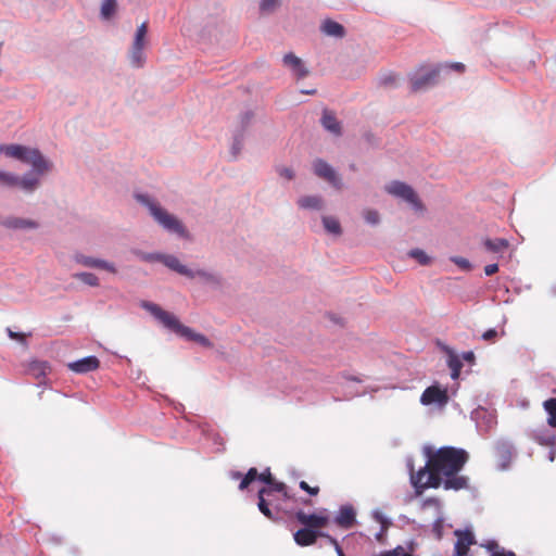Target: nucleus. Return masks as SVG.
<instances>
[{
	"label": "nucleus",
	"instance_id": "nucleus-21",
	"mask_svg": "<svg viewBox=\"0 0 556 556\" xmlns=\"http://www.w3.org/2000/svg\"><path fill=\"white\" fill-rule=\"evenodd\" d=\"M321 31L331 37L342 38L345 36L344 27L336 21L325 20L320 26Z\"/></svg>",
	"mask_w": 556,
	"mask_h": 556
},
{
	"label": "nucleus",
	"instance_id": "nucleus-27",
	"mask_svg": "<svg viewBox=\"0 0 556 556\" xmlns=\"http://www.w3.org/2000/svg\"><path fill=\"white\" fill-rule=\"evenodd\" d=\"M535 442L541 445L554 447L556 445V437L549 431H538L533 434Z\"/></svg>",
	"mask_w": 556,
	"mask_h": 556
},
{
	"label": "nucleus",
	"instance_id": "nucleus-55",
	"mask_svg": "<svg viewBox=\"0 0 556 556\" xmlns=\"http://www.w3.org/2000/svg\"><path fill=\"white\" fill-rule=\"evenodd\" d=\"M302 503L305 505H311L312 502H311V500H303Z\"/></svg>",
	"mask_w": 556,
	"mask_h": 556
},
{
	"label": "nucleus",
	"instance_id": "nucleus-1",
	"mask_svg": "<svg viewBox=\"0 0 556 556\" xmlns=\"http://www.w3.org/2000/svg\"><path fill=\"white\" fill-rule=\"evenodd\" d=\"M469 459V454L454 446H443L428 455L425 467L418 471L412 469L410 482L420 495L426 489H438L441 485L445 490L459 491L468 488L469 479L458 475Z\"/></svg>",
	"mask_w": 556,
	"mask_h": 556
},
{
	"label": "nucleus",
	"instance_id": "nucleus-26",
	"mask_svg": "<svg viewBox=\"0 0 556 556\" xmlns=\"http://www.w3.org/2000/svg\"><path fill=\"white\" fill-rule=\"evenodd\" d=\"M147 34H148V23L143 22L140 26H138V28L136 30L132 47L144 49V47L147 45V40H146Z\"/></svg>",
	"mask_w": 556,
	"mask_h": 556
},
{
	"label": "nucleus",
	"instance_id": "nucleus-40",
	"mask_svg": "<svg viewBox=\"0 0 556 556\" xmlns=\"http://www.w3.org/2000/svg\"><path fill=\"white\" fill-rule=\"evenodd\" d=\"M299 486L312 496H316L319 493V486H311L306 481H300Z\"/></svg>",
	"mask_w": 556,
	"mask_h": 556
},
{
	"label": "nucleus",
	"instance_id": "nucleus-7",
	"mask_svg": "<svg viewBox=\"0 0 556 556\" xmlns=\"http://www.w3.org/2000/svg\"><path fill=\"white\" fill-rule=\"evenodd\" d=\"M294 517L299 523L315 531H320L329 523V516L326 509L314 514H306L304 510L300 509L294 514Z\"/></svg>",
	"mask_w": 556,
	"mask_h": 556
},
{
	"label": "nucleus",
	"instance_id": "nucleus-24",
	"mask_svg": "<svg viewBox=\"0 0 556 556\" xmlns=\"http://www.w3.org/2000/svg\"><path fill=\"white\" fill-rule=\"evenodd\" d=\"M321 124L327 130L336 135L341 134V125L331 112L324 111Z\"/></svg>",
	"mask_w": 556,
	"mask_h": 556
},
{
	"label": "nucleus",
	"instance_id": "nucleus-6",
	"mask_svg": "<svg viewBox=\"0 0 556 556\" xmlns=\"http://www.w3.org/2000/svg\"><path fill=\"white\" fill-rule=\"evenodd\" d=\"M441 73V66L432 68L421 67L410 77V89L413 92L424 90L437 84Z\"/></svg>",
	"mask_w": 556,
	"mask_h": 556
},
{
	"label": "nucleus",
	"instance_id": "nucleus-45",
	"mask_svg": "<svg viewBox=\"0 0 556 556\" xmlns=\"http://www.w3.org/2000/svg\"><path fill=\"white\" fill-rule=\"evenodd\" d=\"M326 539L330 542V544L334 546L338 556H345L341 546L339 545L338 541L334 538H332L331 535H326Z\"/></svg>",
	"mask_w": 556,
	"mask_h": 556
},
{
	"label": "nucleus",
	"instance_id": "nucleus-47",
	"mask_svg": "<svg viewBox=\"0 0 556 556\" xmlns=\"http://www.w3.org/2000/svg\"><path fill=\"white\" fill-rule=\"evenodd\" d=\"M498 271L497 264H489L484 267V273L486 276H492Z\"/></svg>",
	"mask_w": 556,
	"mask_h": 556
},
{
	"label": "nucleus",
	"instance_id": "nucleus-56",
	"mask_svg": "<svg viewBox=\"0 0 556 556\" xmlns=\"http://www.w3.org/2000/svg\"><path fill=\"white\" fill-rule=\"evenodd\" d=\"M549 459L554 460V452H552Z\"/></svg>",
	"mask_w": 556,
	"mask_h": 556
},
{
	"label": "nucleus",
	"instance_id": "nucleus-20",
	"mask_svg": "<svg viewBox=\"0 0 556 556\" xmlns=\"http://www.w3.org/2000/svg\"><path fill=\"white\" fill-rule=\"evenodd\" d=\"M269 496H271V489L262 488L257 493V497H258L257 506H258L260 511L265 517H267L270 520H276L271 509L269 508V503L266 500V497H269Z\"/></svg>",
	"mask_w": 556,
	"mask_h": 556
},
{
	"label": "nucleus",
	"instance_id": "nucleus-33",
	"mask_svg": "<svg viewBox=\"0 0 556 556\" xmlns=\"http://www.w3.org/2000/svg\"><path fill=\"white\" fill-rule=\"evenodd\" d=\"M20 178L13 174L0 172V185L5 187H17Z\"/></svg>",
	"mask_w": 556,
	"mask_h": 556
},
{
	"label": "nucleus",
	"instance_id": "nucleus-52",
	"mask_svg": "<svg viewBox=\"0 0 556 556\" xmlns=\"http://www.w3.org/2000/svg\"><path fill=\"white\" fill-rule=\"evenodd\" d=\"M459 367H460V365L457 364V366L453 368L452 378L455 379V378L458 377V375H459Z\"/></svg>",
	"mask_w": 556,
	"mask_h": 556
},
{
	"label": "nucleus",
	"instance_id": "nucleus-3",
	"mask_svg": "<svg viewBox=\"0 0 556 556\" xmlns=\"http://www.w3.org/2000/svg\"><path fill=\"white\" fill-rule=\"evenodd\" d=\"M0 152L8 157L30 164L34 170L39 175L49 172L52 166L37 149L27 148L21 144H5L0 147Z\"/></svg>",
	"mask_w": 556,
	"mask_h": 556
},
{
	"label": "nucleus",
	"instance_id": "nucleus-22",
	"mask_svg": "<svg viewBox=\"0 0 556 556\" xmlns=\"http://www.w3.org/2000/svg\"><path fill=\"white\" fill-rule=\"evenodd\" d=\"M495 452L498 458L502 460V467L505 468L513 456V445L508 442H498L495 446Z\"/></svg>",
	"mask_w": 556,
	"mask_h": 556
},
{
	"label": "nucleus",
	"instance_id": "nucleus-2",
	"mask_svg": "<svg viewBox=\"0 0 556 556\" xmlns=\"http://www.w3.org/2000/svg\"><path fill=\"white\" fill-rule=\"evenodd\" d=\"M142 307L150 312L155 318H157L166 328L170 329L178 336L189 341H194L204 348H213V343L205 336L198 333L191 328L182 325L174 314L164 311L157 304L143 302Z\"/></svg>",
	"mask_w": 556,
	"mask_h": 556
},
{
	"label": "nucleus",
	"instance_id": "nucleus-34",
	"mask_svg": "<svg viewBox=\"0 0 556 556\" xmlns=\"http://www.w3.org/2000/svg\"><path fill=\"white\" fill-rule=\"evenodd\" d=\"M39 185V179L31 177V176H25L24 178L20 179L18 187L23 188L26 191H33L37 188Z\"/></svg>",
	"mask_w": 556,
	"mask_h": 556
},
{
	"label": "nucleus",
	"instance_id": "nucleus-48",
	"mask_svg": "<svg viewBox=\"0 0 556 556\" xmlns=\"http://www.w3.org/2000/svg\"><path fill=\"white\" fill-rule=\"evenodd\" d=\"M395 83V76L389 75L382 78V84L384 86H391Z\"/></svg>",
	"mask_w": 556,
	"mask_h": 556
},
{
	"label": "nucleus",
	"instance_id": "nucleus-38",
	"mask_svg": "<svg viewBox=\"0 0 556 556\" xmlns=\"http://www.w3.org/2000/svg\"><path fill=\"white\" fill-rule=\"evenodd\" d=\"M280 4V0H262L260 3V9L262 12H273Z\"/></svg>",
	"mask_w": 556,
	"mask_h": 556
},
{
	"label": "nucleus",
	"instance_id": "nucleus-42",
	"mask_svg": "<svg viewBox=\"0 0 556 556\" xmlns=\"http://www.w3.org/2000/svg\"><path fill=\"white\" fill-rule=\"evenodd\" d=\"M441 71L444 70V68H448V70H453V71H456L458 73H464L465 72V64L460 63V62H455V63H450V64H441Z\"/></svg>",
	"mask_w": 556,
	"mask_h": 556
},
{
	"label": "nucleus",
	"instance_id": "nucleus-54",
	"mask_svg": "<svg viewBox=\"0 0 556 556\" xmlns=\"http://www.w3.org/2000/svg\"><path fill=\"white\" fill-rule=\"evenodd\" d=\"M303 93H306V94H314L315 93V90H305V91H302Z\"/></svg>",
	"mask_w": 556,
	"mask_h": 556
},
{
	"label": "nucleus",
	"instance_id": "nucleus-18",
	"mask_svg": "<svg viewBox=\"0 0 556 556\" xmlns=\"http://www.w3.org/2000/svg\"><path fill=\"white\" fill-rule=\"evenodd\" d=\"M76 260L78 263L83 264L84 266L105 269L113 274L116 273V268L114 267V265L106 261H103V260L93 258V257H89V256H85V255H79L76 257Z\"/></svg>",
	"mask_w": 556,
	"mask_h": 556
},
{
	"label": "nucleus",
	"instance_id": "nucleus-29",
	"mask_svg": "<svg viewBox=\"0 0 556 556\" xmlns=\"http://www.w3.org/2000/svg\"><path fill=\"white\" fill-rule=\"evenodd\" d=\"M543 407L548 415V426H551L552 428H556V399H548L544 401Z\"/></svg>",
	"mask_w": 556,
	"mask_h": 556
},
{
	"label": "nucleus",
	"instance_id": "nucleus-15",
	"mask_svg": "<svg viewBox=\"0 0 556 556\" xmlns=\"http://www.w3.org/2000/svg\"><path fill=\"white\" fill-rule=\"evenodd\" d=\"M283 65L289 67L298 78H304L308 75L307 68L304 66L302 60L293 53H287L283 56Z\"/></svg>",
	"mask_w": 556,
	"mask_h": 556
},
{
	"label": "nucleus",
	"instance_id": "nucleus-57",
	"mask_svg": "<svg viewBox=\"0 0 556 556\" xmlns=\"http://www.w3.org/2000/svg\"><path fill=\"white\" fill-rule=\"evenodd\" d=\"M554 393H556V389L554 390Z\"/></svg>",
	"mask_w": 556,
	"mask_h": 556
},
{
	"label": "nucleus",
	"instance_id": "nucleus-14",
	"mask_svg": "<svg viewBox=\"0 0 556 556\" xmlns=\"http://www.w3.org/2000/svg\"><path fill=\"white\" fill-rule=\"evenodd\" d=\"M100 362L96 356H87L68 364V368L77 374H86L98 369Z\"/></svg>",
	"mask_w": 556,
	"mask_h": 556
},
{
	"label": "nucleus",
	"instance_id": "nucleus-10",
	"mask_svg": "<svg viewBox=\"0 0 556 556\" xmlns=\"http://www.w3.org/2000/svg\"><path fill=\"white\" fill-rule=\"evenodd\" d=\"M420 402L424 405L437 404L441 407L445 406L448 402L447 390L439 386H430L422 392Z\"/></svg>",
	"mask_w": 556,
	"mask_h": 556
},
{
	"label": "nucleus",
	"instance_id": "nucleus-43",
	"mask_svg": "<svg viewBox=\"0 0 556 556\" xmlns=\"http://www.w3.org/2000/svg\"><path fill=\"white\" fill-rule=\"evenodd\" d=\"M452 261L463 269L468 270L471 267L469 261L464 257H453Z\"/></svg>",
	"mask_w": 556,
	"mask_h": 556
},
{
	"label": "nucleus",
	"instance_id": "nucleus-35",
	"mask_svg": "<svg viewBox=\"0 0 556 556\" xmlns=\"http://www.w3.org/2000/svg\"><path fill=\"white\" fill-rule=\"evenodd\" d=\"M408 255L415 258L420 265H428L430 263V257L420 249L410 250Z\"/></svg>",
	"mask_w": 556,
	"mask_h": 556
},
{
	"label": "nucleus",
	"instance_id": "nucleus-44",
	"mask_svg": "<svg viewBox=\"0 0 556 556\" xmlns=\"http://www.w3.org/2000/svg\"><path fill=\"white\" fill-rule=\"evenodd\" d=\"M278 173H279V175H280L281 177H283V178H286V179H288V180H291V179H293V177H294V173H293V170H292L291 168H288V167H280V168L278 169Z\"/></svg>",
	"mask_w": 556,
	"mask_h": 556
},
{
	"label": "nucleus",
	"instance_id": "nucleus-17",
	"mask_svg": "<svg viewBox=\"0 0 556 556\" xmlns=\"http://www.w3.org/2000/svg\"><path fill=\"white\" fill-rule=\"evenodd\" d=\"M50 371V365L46 361H31L27 366V374L38 380L46 378Z\"/></svg>",
	"mask_w": 556,
	"mask_h": 556
},
{
	"label": "nucleus",
	"instance_id": "nucleus-11",
	"mask_svg": "<svg viewBox=\"0 0 556 556\" xmlns=\"http://www.w3.org/2000/svg\"><path fill=\"white\" fill-rule=\"evenodd\" d=\"M457 538L454 546L455 556H467L471 545L476 544V539L470 530H455Z\"/></svg>",
	"mask_w": 556,
	"mask_h": 556
},
{
	"label": "nucleus",
	"instance_id": "nucleus-49",
	"mask_svg": "<svg viewBox=\"0 0 556 556\" xmlns=\"http://www.w3.org/2000/svg\"><path fill=\"white\" fill-rule=\"evenodd\" d=\"M485 546L489 551H493V553L497 552L496 549L498 548V544L495 541L488 542Z\"/></svg>",
	"mask_w": 556,
	"mask_h": 556
},
{
	"label": "nucleus",
	"instance_id": "nucleus-16",
	"mask_svg": "<svg viewBox=\"0 0 556 556\" xmlns=\"http://www.w3.org/2000/svg\"><path fill=\"white\" fill-rule=\"evenodd\" d=\"M355 510L352 506H342L336 516V523L343 528V529H350L355 523Z\"/></svg>",
	"mask_w": 556,
	"mask_h": 556
},
{
	"label": "nucleus",
	"instance_id": "nucleus-39",
	"mask_svg": "<svg viewBox=\"0 0 556 556\" xmlns=\"http://www.w3.org/2000/svg\"><path fill=\"white\" fill-rule=\"evenodd\" d=\"M195 275L202 277L205 281H207L210 283H215V285H219L220 283L219 277L214 275V274H211V273H207V271H204V270H198L197 273H194V276Z\"/></svg>",
	"mask_w": 556,
	"mask_h": 556
},
{
	"label": "nucleus",
	"instance_id": "nucleus-12",
	"mask_svg": "<svg viewBox=\"0 0 556 556\" xmlns=\"http://www.w3.org/2000/svg\"><path fill=\"white\" fill-rule=\"evenodd\" d=\"M260 480L266 484H269L275 479L270 472V469L267 468L263 472L258 473L257 469L252 467L248 470V472L244 475L242 481H240L239 490L243 491L248 489V486L255 480Z\"/></svg>",
	"mask_w": 556,
	"mask_h": 556
},
{
	"label": "nucleus",
	"instance_id": "nucleus-30",
	"mask_svg": "<svg viewBox=\"0 0 556 556\" xmlns=\"http://www.w3.org/2000/svg\"><path fill=\"white\" fill-rule=\"evenodd\" d=\"M117 11V1L116 0H103L101 4V17L104 20H110Z\"/></svg>",
	"mask_w": 556,
	"mask_h": 556
},
{
	"label": "nucleus",
	"instance_id": "nucleus-25",
	"mask_svg": "<svg viewBox=\"0 0 556 556\" xmlns=\"http://www.w3.org/2000/svg\"><path fill=\"white\" fill-rule=\"evenodd\" d=\"M298 204L302 208L320 210L323 199L318 195H306L299 199Z\"/></svg>",
	"mask_w": 556,
	"mask_h": 556
},
{
	"label": "nucleus",
	"instance_id": "nucleus-37",
	"mask_svg": "<svg viewBox=\"0 0 556 556\" xmlns=\"http://www.w3.org/2000/svg\"><path fill=\"white\" fill-rule=\"evenodd\" d=\"M363 216L366 223L370 225H377L380 222V215L376 210L367 208L364 211Z\"/></svg>",
	"mask_w": 556,
	"mask_h": 556
},
{
	"label": "nucleus",
	"instance_id": "nucleus-41",
	"mask_svg": "<svg viewBox=\"0 0 556 556\" xmlns=\"http://www.w3.org/2000/svg\"><path fill=\"white\" fill-rule=\"evenodd\" d=\"M7 332H8V336L10 337V339L16 340L20 343L26 345V334L25 333L15 332V331L11 330L10 328L7 329Z\"/></svg>",
	"mask_w": 556,
	"mask_h": 556
},
{
	"label": "nucleus",
	"instance_id": "nucleus-9",
	"mask_svg": "<svg viewBox=\"0 0 556 556\" xmlns=\"http://www.w3.org/2000/svg\"><path fill=\"white\" fill-rule=\"evenodd\" d=\"M313 169L316 176L328 181L336 189H342L343 184L336 170L324 160L317 159L313 163Z\"/></svg>",
	"mask_w": 556,
	"mask_h": 556
},
{
	"label": "nucleus",
	"instance_id": "nucleus-4",
	"mask_svg": "<svg viewBox=\"0 0 556 556\" xmlns=\"http://www.w3.org/2000/svg\"><path fill=\"white\" fill-rule=\"evenodd\" d=\"M137 200L148 206L150 214L163 228L181 237L187 236V231L181 222L174 215L169 214L166 210L161 207L157 203L150 200L149 197L139 194L137 195Z\"/></svg>",
	"mask_w": 556,
	"mask_h": 556
},
{
	"label": "nucleus",
	"instance_id": "nucleus-36",
	"mask_svg": "<svg viewBox=\"0 0 556 556\" xmlns=\"http://www.w3.org/2000/svg\"><path fill=\"white\" fill-rule=\"evenodd\" d=\"M266 489H271V494L274 492H278V493H281L285 498H290L287 485L283 482L276 481L274 479L273 482L269 483Z\"/></svg>",
	"mask_w": 556,
	"mask_h": 556
},
{
	"label": "nucleus",
	"instance_id": "nucleus-5",
	"mask_svg": "<svg viewBox=\"0 0 556 556\" xmlns=\"http://www.w3.org/2000/svg\"><path fill=\"white\" fill-rule=\"evenodd\" d=\"M384 189L389 194L401 198L409 203L416 211L422 212L425 210L419 197L409 185L394 180L388 184Z\"/></svg>",
	"mask_w": 556,
	"mask_h": 556
},
{
	"label": "nucleus",
	"instance_id": "nucleus-50",
	"mask_svg": "<svg viewBox=\"0 0 556 556\" xmlns=\"http://www.w3.org/2000/svg\"><path fill=\"white\" fill-rule=\"evenodd\" d=\"M244 476H242V473L240 471H231L230 472V478L233 479V480H241L243 479Z\"/></svg>",
	"mask_w": 556,
	"mask_h": 556
},
{
	"label": "nucleus",
	"instance_id": "nucleus-53",
	"mask_svg": "<svg viewBox=\"0 0 556 556\" xmlns=\"http://www.w3.org/2000/svg\"><path fill=\"white\" fill-rule=\"evenodd\" d=\"M465 358L466 359H472L473 358V353L472 352H469L465 355Z\"/></svg>",
	"mask_w": 556,
	"mask_h": 556
},
{
	"label": "nucleus",
	"instance_id": "nucleus-19",
	"mask_svg": "<svg viewBox=\"0 0 556 556\" xmlns=\"http://www.w3.org/2000/svg\"><path fill=\"white\" fill-rule=\"evenodd\" d=\"M483 245L488 252L502 256L508 250L509 241L503 238L485 239Z\"/></svg>",
	"mask_w": 556,
	"mask_h": 556
},
{
	"label": "nucleus",
	"instance_id": "nucleus-23",
	"mask_svg": "<svg viewBox=\"0 0 556 556\" xmlns=\"http://www.w3.org/2000/svg\"><path fill=\"white\" fill-rule=\"evenodd\" d=\"M3 225L12 229H33L37 227V223L30 219L10 217L4 220Z\"/></svg>",
	"mask_w": 556,
	"mask_h": 556
},
{
	"label": "nucleus",
	"instance_id": "nucleus-8",
	"mask_svg": "<svg viewBox=\"0 0 556 556\" xmlns=\"http://www.w3.org/2000/svg\"><path fill=\"white\" fill-rule=\"evenodd\" d=\"M144 261L153 262L157 261L163 263L166 267L170 268L172 270L186 276L188 278H194V271L189 269L187 266L182 265L179 260L174 255L168 254H146L142 256Z\"/></svg>",
	"mask_w": 556,
	"mask_h": 556
},
{
	"label": "nucleus",
	"instance_id": "nucleus-31",
	"mask_svg": "<svg viewBox=\"0 0 556 556\" xmlns=\"http://www.w3.org/2000/svg\"><path fill=\"white\" fill-rule=\"evenodd\" d=\"M129 58H130V63L132 66L141 67L146 60L143 49L131 47Z\"/></svg>",
	"mask_w": 556,
	"mask_h": 556
},
{
	"label": "nucleus",
	"instance_id": "nucleus-51",
	"mask_svg": "<svg viewBox=\"0 0 556 556\" xmlns=\"http://www.w3.org/2000/svg\"><path fill=\"white\" fill-rule=\"evenodd\" d=\"M492 555H500V556H516V554L514 552H505V551H501V552H494Z\"/></svg>",
	"mask_w": 556,
	"mask_h": 556
},
{
	"label": "nucleus",
	"instance_id": "nucleus-32",
	"mask_svg": "<svg viewBox=\"0 0 556 556\" xmlns=\"http://www.w3.org/2000/svg\"><path fill=\"white\" fill-rule=\"evenodd\" d=\"M74 277L88 286H99V278L92 273H78Z\"/></svg>",
	"mask_w": 556,
	"mask_h": 556
},
{
	"label": "nucleus",
	"instance_id": "nucleus-46",
	"mask_svg": "<svg viewBox=\"0 0 556 556\" xmlns=\"http://www.w3.org/2000/svg\"><path fill=\"white\" fill-rule=\"evenodd\" d=\"M497 337V331L495 329H489L482 333V339L485 341H494Z\"/></svg>",
	"mask_w": 556,
	"mask_h": 556
},
{
	"label": "nucleus",
	"instance_id": "nucleus-13",
	"mask_svg": "<svg viewBox=\"0 0 556 556\" xmlns=\"http://www.w3.org/2000/svg\"><path fill=\"white\" fill-rule=\"evenodd\" d=\"M326 533L307 528H301L293 534L294 542L299 546H309L316 543L319 536L326 538Z\"/></svg>",
	"mask_w": 556,
	"mask_h": 556
},
{
	"label": "nucleus",
	"instance_id": "nucleus-28",
	"mask_svg": "<svg viewBox=\"0 0 556 556\" xmlns=\"http://www.w3.org/2000/svg\"><path fill=\"white\" fill-rule=\"evenodd\" d=\"M323 225L329 233L334 236H340L342 233L340 222L333 216H324Z\"/></svg>",
	"mask_w": 556,
	"mask_h": 556
}]
</instances>
